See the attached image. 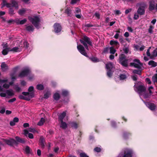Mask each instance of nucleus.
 Masks as SVG:
<instances>
[{
  "instance_id": "9d476101",
  "label": "nucleus",
  "mask_w": 157,
  "mask_h": 157,
  "mask_svg": "<svg viewBox=\"0 0 157 157\" xmlns=\"http://www.w3.org/2000/svg\"><path fill=\"white\" fill-rule=\"evenodd\" d=\"M130 65L135 68L140 69L141 68L142 64L140 63L139 60L135 59L134 60L133 62L130 63Z\"/></svg>"
},
{
  "instance_id": "f3484780",
  "label": "nucleus",
  "mask_w": 157,
  "mask_h": 157,
  "mask_svg": "<svg viewBox=\"0 0 157 157\" xmlns=\"http://www.w3.org/2000/svg\"><path fill=\"white\" fill-rule=\"evenodd\" d=\"M30 12V10L25 8H22L19 10L18 11V14L21 16H23L25 14H27V13H29Z\"/></svg>"
},
{
  "instance_id": "4468645a",
  "label": "nucleus",
  "mask_w": 157,
  "mask_h": 157,
  "mask_svg": "<svg viewBox=\"0 0 157 157\" xmlns=\"http://www.w3.org/2000/svg\"><path fill=\"white\" fill-rule=\"evenodd\" d=\"M2 45L4 48L2 51V54L4 55H6L8 53V52L10 51V50L9 48H8L6 43L5 44L4 43H3L2 44Z\"/></svg>"
},
{
  "instance_id": "f8f14e48",
  "label": "nucleus",
  "mask_w": 157,
  "mask_h": 157,
  "mask_svg": "<svg viewBox=\"0 0 157 157\" xmlns=\"http://www.w3.org/2000/svg\"><path fill=\"white\" fill-rule=\"evenodd\" d=\"M53 27L54 32L57 34L59 33L61 31L62 27L60 24L58 23H55Z\"/></svg>"
},
{
  "instance_id": "bb28decb",
  "label": "nucleus",
  "mask_w": 157,
  "mask_h": 157,
  "mask_svg": "<svg viewBox=\"0 0 157 157\" xmlns=\"http://www.w3.org/2000/svg\"><path fill=\"white\" fill-rule=\"evenodd\" d=\"M110 44L111 45H114L116 46V47L118 48L119 46V43L117 41L113 40H111L110 41Z\"/></svg>"
},
{
  "instance_id": "de8ad7c7",
  "label": "nucleus",
  "mask_w": 157,
  "mask_h": 157,
  "mask_svg": "<svg viewBox=\"0 0 157 157\" xmlns=\"http://www.w3.org/2000/svg\"><path fill=\"white\" fill-rule=\"evenodd\" d=\"M25 151L26 153H29L30 152V148L28 146H26L25 148Z\"/></svg>"
},
{
  "instance_id": "680f3d73",
  "label": "nucleus",
  "mask_w": 157,
  "mask_h": 157,
  "mask_svg": "<svg viewBox=\"0 0 157 157\" xmlns=\"http://www.w3.org/2000/svg\"><path fill=\"white\" fill-rule=\"evenodd\" d=\"M34 90V87L33 86H30L28 89V91L29 92H32Z\"/></svg>"
},
{
  "instance_id": "5701e85b",
  "label": "nucleus",
  "mask_w": 157,
  "mask_h": 157,
  "mask_svg": "<svg viewBox=\"0 0 157 157\" xmlns=\"http://www.w3.org/2000/svg\"><path fill=\"white\" fill-rule=\"evenodd\" d=\"M66 114V112L64 111L59 115V120L60 121H63V119L65 117Z\"/></svg>"
},
{
  "instance_id": "603ef678",
  "label": "nucleus",
  "mask_w": 157,
  "mask_h": 157,
  "mask_svg": "<svg viewBox=\"0 0 157 157\" xmlns=\"http://www.w3.org/2000/svg\"><path fill=\"white\" fill-rule=\"evenodd\" d=\"M14 88L17 92H19L21 90V88L17 85L15 86Z\"/></svg>"
},
{
  "instance_id": "2eb2a0df",
  "label": "nucleus",
  "mask_w": 157,
  "mask_h": 157,
  "mask_svg": "<svg viewBox=\"0 0 157 157\" xmlns=\"http://www.w3.org/2000/svg\"><path fill=\"white\" fill-rule=\"evenodd\" d=\"M146 106L152 111H154L155 109L156 105L153 103L150 102H144Z\"/></svg>"
},
{
  "instance_id": "423d86ee",
  "label": "nucleus",
  "mask_w": 157,
  "mask_h": 157,
  "mask_svg": "<svg viewBox=\"0 0 157 157\" xmlns=\"http://www.w3.org/2000/svg\"><path fill=\"white\" fill-rule=\"evenodd\" d=\"M28 19L36 28L39 29L40 28V20L39 16H36L33 17H29Z\"/></svg>"
},
{
  "instance_id": "aec40b11",
  "label": "nucleus",
  "mask_w": 157,
  "mask_h": 157,
  "mask_svg": "<svg viewBox=\"0 0 157 157\" xmlns=\"http://www.w3.org/2000/svg\"><path fill=\"white\" fill-rule=\"evenodd\" d=\"M31 95L30 96H29L28 97H27L26 96H24L22 95H20L19 96V98L20 99H24L26 100L29 101L30 100V99L32 98H33L34 97V94L33 93H31Z\"/></svg>"
},
{
  "instance_id": "bf43d9fd",
  "label": "nucleus",
  "mask_w": 157,
  "mask_h": 157,
  "mask_svg": "<svg viewBox=\"0 0 157 157\" xmlns=\"http://www.w3.org/2000/svg\"><path fill=\"white\" fill-rule=\"evenodd\" d=\"M9 84L5 83L3 85V88L7 89L9 87Z\"/></svg>"
},
{
  "instance_id": "393cba45",
  "label": "nucleus",
  "mask_w": 157,
  "mask_h": 157,
  "mask_svg": "<svg viewBox=\"0 0 157 157\" xmlns=\"http://www.w3.org/2000/svg\"><path fill=\"white\" fill-rule=\"evenodd\" d=\"M1 67L2 71H5L7 70L8 69V67L7 65L4 62L2 63L1 65Z\"/></svg>"
},
{
  "instance_id": "f03ea898",
  "label": "nucleus",
  "mask_w": 157,
  "mask_h": 157,
  "mask_svg": "<svg viewBox=\"0 0 157 157\" xmlns=\"http://www.w3.org/2000/svg\"><path fill=\"white\" fill-rule=\"evenodd\" d=\"M134 153V151L132 149L126 148L120 153L117 157H132Z\"/></svg>"
},
{
  "instance_id": "a211bd4d",
  "label": "nucleus",
  "mask_w": 157,
  "mask_h": 157,
  "mask_svg": "<svg viewBox=\"0 0 157 157\" xmlns=\"http://www.w3.org/2000/svg\"><path fill=\"white\" fill-rule=\"evenodd\" d=\"M4 142L7 144L11 146L17 144L16 141L12 139L9 140H5Z\"/></svg>"
},
{
  "instance_id": "774afa93",
  "label": "nucleus",
  "mask_w": 157,
  "mask_h": 157,
  "mask_svg": "<svg viewBox=\"0 0 157 157\" xmlns=\"http://www.w3.org/2000/svg\"><path fill=\"white\" fill-rule=\"evenodd\" d=\"M69 99L68 98L64 99L63 100V101L64 103H67L69 101Z\"/></svg>"
},
{
  "instance_id": "4be33fe9",
  "label": "nucleus",
  "mask_w": 157,
  "mask_h": 157,
  "mask_svg": "<svg viewBox=\"0 0 157 157\" xmlns=\"http://www.w3.org/2000/svg\"><path fill=\"white\" fill-rule=\"evenodd\" d=\"M106 68L107 70H114V67L112 63L109 62L106 64Z\"/></svg>"
},
{
  "instance_id": "c9c22d12",
  "label": "nucleus",
  "mask_w": 157,
  "mask_h": 157,
  "mask_svg": "<svg viewBox=\"0 0 157 157\" xmlns=\"http://www.w3.org/2000/svg\"><path fill=\"white\" fill-rule=\"evenodd\" d=\"M110 53L112 54H114L116 52V50L113 47H109Z\"/></svg>"
},
{
  "instance_id": "a878e982",
  "label": "nucleus",
  "mask_w": 157,
  "mask_h": 157,
  "mask_svg": "<svg viewBox=\"0 0 157 157\" xmlns=\"http://www.w3.org/2000/svg\"><path fill=\"white\" fill-rule=\"evenodd\" d=\"M26 30L29 32H33L34 30V28L33 25H27L25 28Z\"/></svg>"
},
{
  "instance_id": "864d4df0",
  "label": "nucleus",
  "mask_w": 157,
  "mask_h": 157,
  "mask_svg": "<svg viewBox=\"0 0 157 157\" xmlns=\"http://www.w3.org/2000/svg\"><path fill=\"white\" fill-rule=\"evenodd\" d=\"M154 29V27L151 25H150L149 28L148 30V32L150 33H152L153 32V29Z\"/></svg>"
},
{
  "instance_id": "39448f33",
  "label": "nucleus",
  "mask_w": 157,
  "mask_h": 157,
  "mask_svg": "<svg viewBox=\"0 0 157 157\" xmlns=\"http://www.w3.org/2000/svg\"><path fill=\"white\" fill-rule=\"evenodd\" d=\"M29 44L26 41L23 40L21 42L19 46L13 48L10 50V51L15 52H20L21 51L22 48H27L29 46Z\"/></svg>"
},
{
  "instance_id": "e2e57ef3",
  "label": "nucleus",
  "mask_w": 157,
  "mask_h": 157,
  "mask_svg": "<svg viewBox=\"0 0 157 157\" xmlns=\"http://www.w3.org/2000/svg\"><path fill=\"white\" fill-rule=\"evenodd\" d=\"M124 52L125 53H127L129 51V49L128 47H126L123 49Z\"/></svg>"
},
{
  "instance_id": "72a5a7b5",
  "label": "nucleus",
  "mask_w": 157,
  "mask_h": 157,
  "mask_svg": "<svg viewBox=\"0 0 157 157\" xmlns=\"http://www.w3.org/2000/svg\"><path fill=\"white\" fill-rule=\"evenodd\" d=\"M51 94V92L50 91H48L46 93L44 94V98L47 99L49 98Z\"/></svg>"
},
{
  "instance_id": "1a4fd4ad",
  "label": "nucleus",
  "mask_w": 157,
  "mask_h": 157,
  "mask_svg": "<svg viewBox=\"0 0 157 157\" xmlns=\"http://www.w3.org/2000/svg\"><path fill=\"white\" fill-rule=\"evenodd\" d=\"M30 72L29 68L28 67H26L19 74L18 76L21 78H23L29 74Z\"/></svg>"
},
{
  "instance_id": "0e129e2a",
  "label": "nucleus",
  "mask_w": 157,
  "mask_h": 157,
  "mask_svg": "<svg viewBox=\"0 0 157 157\" xmlns=\"http://www.w3.org/2000/svg\"><path fill=\"white\" fill-rule=\"evenodd\" d=\"M146 81L149 84H150L151 83V81L150 79L148 78H146Z\"/></svg>"
},
{
  "instance_id": "7ed1b4c3",
  "label": "nucleus",
  "mask_w": 157,
  "mask_h": 157,
  "mask_svg": "<svg viewBox=\"0 0 157 157\" xmlns=\"http://www.w3.org/2000/svg\"><path fill=\"white\" fill-rule=\"evenodd\" d=\"M136 6L138 7L137 10V13L140 15H143L145 13V9L147 6L146 2H141L138 3L136 4Z\"/></svg>"
},
{
  "instance_id": "6ab92c4d",
  "label": "nucleus",
  "mask_w": 157,
  "mask_h": 157,
  "mask_svg": "<svg viewBox=\"0 0 157 157\" xmlns=\"http://www.w3.org/2000/svg\"><path fill=\"white\" fill-rule=\"evenodd\" d=\"M61 92L59 90L56 91L55 93L53 95V98L54 99L56 100H58L60 97V93Z\"/></svg>"
},
{
  "instance_id": "cd10ccee",
  "label": "nucleus",
  "mask_w": 157,
  "mask_h": 157,
  "mask_svg": "<svg viewBox=\"0 0 157 157\" xmlns=\"http://www.w3.org/2000/svg\"><path fill=\"white\" fill-rule=\"evenodd\" d=\"M44 138L43 137L41 136L40 138L39 142L40 145L42 147H44Z\"/></svg>"
},
{
  "instance_id": "69168bd1",
  "label": "nucleus",
  "mask_w": 157,
  "mask_h": 157,
  "mask_svg": "<svg viewBox=\"0 0 157 157\" xmlns=\"http://www.w3.org/2000/svg\"><path fill=\"white\" fill-rule=\"evenodd\" d=\"M145 48V47L143 45H142L140 47L139 51H143Z\"/></svg>"
},
{
  "instance_id": "dca6fc26",
  "label": "nucleus",
  "mask_w": 157,
  "mask_h": 157,
  "mask_svg": "<svg viewBox=\"0 0 157 157\" xmlns=\"http://www.w3.org/2000/svg\"><path fill=\"white\" fill-rule=\"evenodd\" d=\"M73 9L72 7H67L65 9L64 12L68 16L71 17L73 15Z\"/></svg>"
},
{
  "instance_id": "e433bc0d",
  "label": "nucleus",
  "mask_w": 157,
  "mask_h": 157,
  "mask_svg": "<svg viewBox=\"0 0 157 157\" xmlns=\"http://www.w3.org/2000/svg\"><path fill=\"white\" fill-rule=\"evenodd\" d=\"M44 118H41L40 121L38 123L37 125L39 126H41L42 125L44 122Z\"/></svg>"
},
{
  "instance_id": "4d7b16f0",
  "label": "nucleus",
  "mask_w": 157,
  "mask_h": 157,
  "mask_svg": "<svg viewBox=\"0 0 157 157\" xmlns=\"http://www.w3.org/2000/svg\"><path fill=\"white\" fill-rule=\"evenodd\" d=\"M109 50V47H106L104 48L103 50V52L105 53L108 52Z\"/></svg>"
},
{
  "instance_id": "c85d7f7f",
  "label": "nucleus",
  "mask_w": 157,
  "mask_h": 157,
  "mask_svg": "<svg viewBox=\"0 0 157 157\" xmlns=\"http://www.w3.org/2000/svg\"><path fill=\"white\" fill-rule=\"evenodd\" d=\"M60 127L63 129H65L66 128L67 126V124L65 122H64L63 121H60Z\"/></svg>"
},
{
  "instance_id": "a19ab883",
  "label": "nucleus",
  "mask_w": 157,
  "mask_h": 157,
  "mask_svg": "<svg viewBox=\"0 0 157 157\" xmlns=\"http://www.w3.org/2000/svg\"><path fill=\"white\" fill-rule=\"evenodd\" d=\"M141 71L140 70H135L133 71V73L134 74L140 75L141 73Z\"/></svg>"
},
{
  "instance_id": "ea45409f",
  "label": "nucleus",
  "mask_w": 157,
  "mask_h": 157,
  "mask_svg": "<svg viewBox=\"0 0 157 157\" xmlns=\"http://www.w3.org/2000/svg\"><path fill=\"white\" fill-rule=\"evenodd\" d=\"M127 78L126 75L124 74H121L120 75V79L121 80H124Z\"/></svg>"
},
{
  "instance_id": "8fccbe9b",
  "label": "nucleus",
  "mask_w": 157,
  "mask_h": 157,
  "mask_svg": "<svg viewBox=\"0 0 157 157\" xmlns=\"http://www.w3.org/2000/svg\"><path fill=\"white\" fill-rule=\"evenodd\" d=\"M152 54L153 56H157V48L155 49L153 51Z\"/></svg>"
},
{
  "instance_id": "f704fd0d",
  "label": "nucleus",
  "mask_w": 157,
  "mask_h": 157,
  "mask_svg": "<svg viewBox=\"0 0 157 157\" xmlns=\"http://www.w3.org/2000/svg\"><path fill=\"white\" fill-rule=\"evenodd\" d=\"M6 93L9 96H12L14 94L13 91L11 90H6Z\"/></svg>"
},
{
  "instance_id": "4c0bfd02",
  "label": "nucleus",
  "mask_w": 157,
  "mask_h": 157,
  "mask_svg": "<svg viewBox=\"0 0 157 157\" xmlns=\"http://www.w3.org/2000/svg\"><path fill=\"white\" fill-rule=\"evenodd\" d=\"M36 88L39 90H42L44 89V87L42 84H38L36 86Z\"/></svg>"
},
{
  "instance_id": "7c9ffc66",
  "label": "nucleus",
  "mask_w": 157,
  "mask_h": 157,
  "mask_svg": "<svg viewBox=\"0 0 157 157\" xmlns=\"http://www.w3.org/2000/svg\"><path fill=\"white\" fill-rule=\"evenodd\" d=\"M12 7H13L12 5H11V6L9 8V13L10 14L13 15L15 13L14 12V10Z\"/></svg>"
},
{
  "instance_id": "c03bdc74",
  "label": "nucleus",
  "mask_w": 157,
  "mask_h": 157,
  "mask_svg": "<svg viewBox=\"0 0 157 157\" xmlns=\"http://www.w3.org/2000/svg\"><path fill=\"white\" fill-rule=\"evenodd\" d=\"M79 155L80 157H89V156L83 152H80Z\"/></svg>"
},
{
  "instance_id": "052dcab7",
  "label": "nucleus",
  "mask_w": 157,
  "mask_h": 157,
  "mask_svg": "<svg viewBox=\"0 0 157 157\" xmlns=\"http://www.w3.org/2000/svg\"><path fill=\"white\" fill-rule=\"evenodd\" d=\"M132 10V9L131 8H130L128 9H127L125 10V14H127L131 12Z\"/></svg>"
},
{
  "instance_id": "79ce46f5",
  "label": "nucleus",
  "mask_w": 157,
  "mask_h": 157,
  "mask_svg": "<svg viewBox=\"0 0 157 157\" xmlns=\"http://www.w3.org/2000/svg\"><path fill=\"white\" fill-rule=\"evenodd\" d=\"M31 93H30L29 92H23L22 93V94L23 95L27 97H28L29 96H30V95H31Z\"/></svg>"
},
{
  "instance_id": "2f4dec72",
  "label": "nucleus",
  "mask_w": 157,
  "mask_h": 157,
  "mask_svg": "<svg viewBox=\"0 0 157 157\" xmlns=\"http://www.w3.org/2000/svg\"><path fill=\"white\" fill-rule=\"evenodd\" d=\"M8 81V79L7 78H5L4 79H0V84H2L3 83L7 82ZM3 88L0 86V91H2Z\"/></svg>"
},
{
  "instance_id": "49530a36",
  "label": "nucleus",
  "mask_w": 157,
  "mask_h": 157,
  "mask_svg": "<svg viewBox=\"0 0 157 157\" xmlns=\"http://www.w3.org/2000/svg\"><path fill=\"white\" fill-rule=\"evenodd\" d=\"M11 79H12V81L11 82H10L9 83V86L12 85L13 83V82H14V80L16 78V77L15 78V77H14L12 75H11Z\"/></svg>"
},
{
  "instance_id": "09e8293b",
  "label": "nucleus",
  "mask_w": 157,
  "mask_h": 157,
  "mask_svg": "<svg viewBox=\"0 0 157 157\" xmlns=\"http://www.w3.org/2000/svg\"><path fill=\"white\" fill-rule=\"evenodd\" d=\"M90 59L92 61L94 62H96L99 61L98 59L95 57H93L90 58Z\"/></svg>"
},
{
  "instance_id": "9b49d317",
  "label": "nucleus",
  "mask_w": 157,
  "mask_h": 157,
  "mask_svg": "<svg viewBox=\"0 0 157 157\" xmlns=\"http://www.w3.org/2000/svg\"><path fill=\"white\" fill-rule=\"evenodd\" d=\"M77 48L79 52L82 55L88 57L87 54L85 50L84 47L81 45H78Z\"/></svg>"
},
{
  "instance_id": "37998d69",
  "label": "nucleus",
  "mask_w": 157,
  "mask_h": 157,
  "mask_svg": "<svg viewBox=\"0 0 157 157\" xmlns=\"http://www.w3.org/2000/svg\"><path fill=\"white\" fill-rule=\"evenodd\" d=\"M6 22L9 24L14 23H16V19L14 20L13 19H10L6 21Z\"/></svg>"
},
{
  "instance_id": "0eeeda50",
  "label": "nucleus",
  "mask_w": 157,
  "mask_h": 157,
  "mask_svg": "<svg viewBox=\"0 0 157 157\" xmlns=\"http://www.w3.org/2000/svg\"><path fill=\"white\" fill-rule=\"evenodd\" d=\"M81 43L82 44L85 48L87 50H89V48L87 44L89 45L92 46V43L90 39L86 36H84L82 39L80 40Z\"/></svg>"
},
{
  "instance_id": "6e6552de",
  "label": "nucleus",
  "mask_w": 157,
  "mask_h": 157,
  "mask_svg": "<svg viewBox=\"0 0 157 157\" xmlns=\"http://www.w3.org/2000/svg\"><path fill=\"white\" fill-rule=\"evenodd\" d=\"M119 62L123 66L127 67L128 66V60L126 59L124 54H121L119 57Z\"/></svg>"
},
{
  "instance_id": "473e14b6",
  "label": "nucleus",
  "mask_w": 157,
  "mask_h": 157,
  "mask_svg": "<svg viewBox=\"0 0 157 157\" xmlns=\"http://www.w3.org/2000/svg\"><path fill=\"white\" fill-rule=\"evenodd\" d=\"M148 64L152 67H155L157 66V63L155 62L153 60H150L148 62Z\"/></svg>"
},
{
  "instance_id": "338daca9",
  "label": "nucleus",
  "mask_w": 157,
  "mask_h": 157,
  "mask_svg": "<svg viewBox=\"0 0 157 157\" xmlns=\"http://www.w3.org/2000/svg\"><path fill=\"white\" fill-rule=\"evenodd\" d=\"M21 84L22 86H25L26 85V82L25 81L22 80L21 81Z\"/></svg>"
},
{
  "instance_id": "6e6d98bb",
  "label": "nucleus",
  "mask_w": 157,
  "mask_h": 157,
  "mask_svg": "<svg viewBox=\"0 0 157 157\" xmlns=\"http://www.w3.org/2000/svg\"><path fill=\"white\" fill-rule=\"evenodd\" d=\"M153 89V87L152 86H151L149 87L148 88V90L149 91V93L150 94H152V93L151 91V90Z\"/></svg>"
},
{
  "instance_id": "f257e3e1",
  "label": "nucleus",
  "mask_w": 157,
  "mask_h": 157,
  "mask_svg": "<svg viewBox=\"0 0 157 157\" xmlns=\"http://www.w3.org/2000/svg\"><path fill=\"white\" fill-rule=\"evenodd\" d=\"M134 90L139 94L141 98H143L145 99L148 98L149 97V94L146 92V88L144 86L140 85L137 86L136 84L134 86Z\"/></svg>"
},
{
  "instance_id": "20e7f679",
  "label": "nucleus",
  "mask_w": 157,
  "mask_h": 157,
  "mask_svg": "<svg viewBox=\"0 0 157 157\" xmlns=\"http://www.w3.org/2000/svg\"><path fill=\"white\" fill-rule=\"evenodd\" d=\"M1 5V8H2L5 6L7 8H9L11 5L14 7L15 9L17 10L18 8V3L15 0H10V3H7L5 0H2Z\"/></svg>"
},
{
  "instance_id": "c756f323",
  "label": "nucleus",
  "mask_w": 157,
  "mask_h": 157,
  "mask_svg": "<svg viewBox=\"0 0 157 157\" xmlns=\"http://www.w3.org/2000/svg\"><path fill=\"white\" fill-rule=\"evenodd\" d=\"M70 124L71 126L73 128L76 129L78 127V124L75 122H70Z\"/></svg>"
},
{
  "instance_id": "412c9836",
  "label": "nucleus",
  "mask_w": 157,
  "mask_h": 157,
  "mask_svg": "<svg viewBox=\"0 0 157 157\" xmlns=\"http://www.w3.org/2000/svg\"><path fill=\"white\" fill-rule=\"evenodd\" d=\"M16 23L17 25H23L24 24L26 21L27 19L25 18L21 20L18 18H16Z\"/></svg>"
},
{
  "instance_id": "a18cd8bd",
  "label": "nucleus",
  "mask_w": 157,
  "mask_h": 157,
  "mask_svg": "<svg viewBox=\"0 0 157 157\" xmlns=\"http://www.w3.org/2000/svg\"><path fill=\"white\" fill-rule=\"evenodd\" d=\"M153 81L154 82L157 83V74L154 75L152 78Z\"/></svg>"
},
{
  "instance_id": "58836bf2",
  "label": "nucleus",
  "mask_w": 157,
  "mask_h": 157,
  "mask_svg": "<svg viewBox=\"0 0 157 157\" xmlns=\"http://www.w3.org/2000/svg\"><path fill=\"white\" fill-rule=\"evenodd\" d=\"M107 72V75L109 77H111L112 75V73L113 70H108Z\"/></svg>"
},
{
  "instance_id": "5fc2aeb1",
  "label": "nucleus",
  "mask_w": 157,
  "mask_h": 157,
  "mask_svg": "<svg viewBox=\"0 0 157 157\" xmlns=\"http://www.w3.org/2000/svg\"><path fill=\"white\" fill-rule=\"evenodd\" d=\"M139 15L137 13H135L133 17L134 19L135 20L138 19L139 18Z\"/></svg>"
},
{
  "instance_id": "3c124183",
  "label": "nucleus",
  "mask_w": 157,
  "mask_h": 157,
  "mask_svg": "<svg viewBox=\"0 0 157 157\" xmlns=\"http://www.w3.org/2000/svg\"><path fill=\"white\" fill-rule=\"evenodd\" d=\"M74 13L75 14L81 13V10L80 9L78 8H75Z\"/></svg>"
},
{
  "instance_id": "13d9d810",
  "label": "nucleus",
  "mask_w": 157,
  "mask_h": 157,
  "mask_svg": "<svg viewBox=\"0 0 157 157\" xmlns=\"http://www.w3.org/2000/svg\"><path fill=\"white\" fill-rule=\"evenodd\" d=\"M94 150L95 151L98 152L101 151V149L100 147H96L94 148Z\"/></svg>"
},
{
  "instance_id": "b1692460",
  "label": "nucleus",
  "mask_w": 157,
  "mask_h": 157,
  "mask_svg": "<svg viewBox=\"0 0 157 157\" xmlns=\"http://www.w3.org/2000/svg\"><path fill=\"white\" fill-rule=\"evenodd\" d=\"M61 93L62 95L64 97L67 96L69 95V91L65 89L62 90Z\"/></svg>"
},
{
  "instance_id": "ddd939ff",
  "label": "nucleus",
  "mask_w": 157,
  "mask_h": 157,
  "mask_svg": "<svg viewBox=\"0 0 157 157\" xmlns=\"http://www.w3.org/2000/svg\"><path fill=\"white\" fill-rule=\"evenodd\" d=\"M149 9L150 11L155 10L157 11V4L153 1H151L149 2Z\"/></svg>"
}]
</instances>
